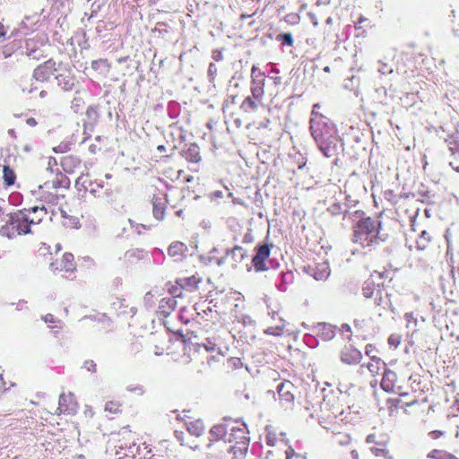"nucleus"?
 Listing matches in <instances>:
<instances>
[{"label": "nucleus", "mask_w": 459, "mask_h": 459, "mask_svg": "<svg viewBox=\"0 0 459 459\" xmlns=\"http://www.w3.org/2000/svg\"><path fill=\"white\" fill-rule=\"evenodd\" d=\"M388 235L382 230V222L378 219L362 217L353 226L352 241L363 247L379 245L387 239Z\"/></svg>", "instance_id": "f257e3e1"}, {"label": "nucleus", "mask_w": 459, "mask_h": 459, "mask_svg": "<svg viewBox=\"0 0 459 459\" xmlns=\"http://www.w3.org/2000/svg\"><path fill=\"white\" fill-rule=\"evenodd\" d=\"M25 212L19 210L7 213L2 221L5 223L0 227V234L8 238H13L18 235L29 234L28 225L25 223Z\"/></svg>", "instance_id": "f03ea898"}, {"label": "nucleus", "mask_w": 459, "mask_h": 459, "mask_svg": "<svg viewBox=\"0 0 459 459\" xmlns=\"http://www.w3.org/2000/svg\"><path fill=\"white\" fill-rule=\"evenodd\" d=\"M319 108V104L313 106V117L310 119V132L316 143L337 133L333 124L329 123L325 117L315 111V108Z\"/></svg>", "instance_id": "7ed1b4c3"}, {"label": "nucleus", "mask_w": 459, "mask_h": 459, "mask_svg": "<svg viewBox=\"0 0 459 459\" xmlns=\"http://www.w3.org/2000/svg\"><path fill=\"white\" fill-rule=\"evenodd\" d=\"M183 342V354L181 361L188 364L192 361L198 360L200 357L199 350L201 347L198 331L187 329L185 334H181Z\"/></svg>", "instance_id": "20e7f679"}, {"label": "nucleus", "mask_w": 459, "mask_h": 459, "mask_svg": "<svg viewBox=\"0 0 459 459\" xmlns=\"http://www.w3.org/2000/svg\"><path fill=\"white\" fill-rule=\"evenodd\" d=\"M237 422H233L231 420H224L223 422L214 425L209 431L208 440L211 442L212 440H227L228 444H231L233 439L231 438L234 436V431L240 432L241 436L246 433L245 428H239L236 426Z\"/></svg>", "instance_id": "39448f33"}, {"label": "nucleus", "mask_w": 459, "mask_h": 459, "mask_svg": "<svg viewBox=\"0 0 459 459\" xmlns=\"http://www.w3.org/2000/svg\"><path fill=\"white\" fill-rule=\"evenodd\" d=\"M231 453L232 459H237V446L228 444L227 440L211 439L206 445L205 459H230Z\"/></svg>", "instance_id": "423d86ee"}, {"label": "nucleus", "mask_w": 459, "mask_h": 459, "mask_svg": "<svg viewBox=\"0 0 459 459\" xmlns=\"http://www.w3.org/2000/svg\"><path fill=\"white\" fill-rule=\"evenodd\" d=\"M198 249V240L193 238L189 247L181 241H173L168 247V255L175 262H181L187 256L194 255Z\"/></svg>", "instance_id": "0eeeda50"}, {"label": "nucleus", "mask_w": 459, "mask_h": 459, "mask_svg": "<svg viewBox=\"0 0 459 459\" xmlns=\"http://www.w3.org/2000/svg\"><path fill=\"white\" fill-rule=\"evenodd\" d=\"M55 79L56 85L63 91H72L76 85L75 75L68 65H63L61 63L58 65Z\"/></svg>", "instance_id": "6e6552de"}, {"label": "nucleus", "mask_w": 459, "mask_h": 459, "mask_svg": "<svg viewBox=\"0 0 459 459\" xmlns=\"http://www.w3.org/2000/svg\"><path fill=\"white\" fill-rule=\"evenodd\" d=\"M264 73L259 70L256 65H253L251 69L250 91L253 95V98L258 102H262L263 97L264 95Z\"/></svg>", "instance_id": "1a4fd4ad"}, {"label": "nucleus", "mask_w": 459, "mask_h": 459, "mask_svg": "<svg viewBox=\"0 0 459 459\" xmlns=\"http://www.w3.org/2000/svg\"><path fill=\"white\" fill-rule=\"evenodd\" d=\"M340 137L337 134H332V136L325 139H322L316 142L321 152L327 158L334 157L338 154L340 149Z\"/></svg>", "instance_id": "9d476101"}, {"label": "nucleus", "mask_w": 459, "mask_h": 459, "mask_svg": "<svg viewBox=\"0 0 459 459\" xmlns=\"http://www.w3.org/2000/svg\"><path fill=\"white\" fill-rule=\"evenodd\" d=\"M58 65L53 59H48L43 64L38 65L33 71V78L38 82H47L50 76L56 74Z\"/></svg>", "instance_id": "9b49d317"}, {"label": "nucleus", "mask_w": 459, "mask_h": 459, "mask_svg": "<svg viewBox=\"0 0 459 459\" xmlns=\"http://www.w3.org/2000/svg\"><path fill=\"white\" fill-rule=\"evenodd\" d=\"M22 211L25 212V218L27 219L25 223L28 225L29 233H32L31 227L39 225L47 214L45 206H33L30 208H24Z\"/></svg>", "instance_id": "f8f14e48"}, {"label": "nucleus", "mask_w": 459, "mask_h": 459, "mask_svg": "<svg viewBox=\"0 0 459 459\" xmlns=\"http://www.w3.org/2000/svg\"><path fill=\"white\" fill-rule=\"evenodd\" d=\"M178 291V289L177 287L173 288L169 290L170 294L173 296L163 298L160 299L158 307V312L162 315L163 316H168L170 315V313L175 310L177 307V297L181 296V291Z\"/></svg>", "instance_id": "ddd939ff"}, {"label": "nucleus", "mask_w": 459, "mask_h": 459, "mask_svg": "<svg viewBox=\"0 0 459 459\" xmlns=\"http://www.w3.org/2000/svg\"><path fill=\"white\" fill-rule=\"evenodd\" d=\"M271 246L264 244L256 247V254L252 259V264L256 272L267 271L268 267L265 264L266 259L270 255Z\"/></svg>", "instance_id": "4468645a"}, {"label": "nucleus", "mask_w": 459, "mask_h": 459, "mask_svg": "<svg viewBox=\"0 0 459 459\" xmlns=\"http://www.w3.org/2000/svg\"><path fill=\"white\" fill-rule=\"evenodd\" d=\"M303 271L316 281H325L330 275V267L327 262L316 264L315 265L305 266Z\"/></svg>", "instance_id": "2eb2a0df"}, {"label": "nucleus", "mask_w": 459, "mask_h": 459, "mask_svg": "<svg viewBox=\"0 0 459 459\" xmlns=\"http://www.w3.org/2000/svg\"><path fill=\"white\" fill-rule=\"evenodd\" d=\"M294 385L290 381H284L278 385L277 392L279 400L282 405L289 406L294 401Z\"/></svg>", "instance_id": "dca6fc26"}, {"label": "nucleus", "mask_w": 459, "mask_h": 459, "mask_svg": "<svg viewBox=\"0 0 459 459\" xmlns=\"http://www.w3.org/2000/svg\"><path fill=\"white\" fill-rule=\"evenodd\" d=\"M77 403L72 393L60 394L57 409L61 413L74 414L77 411Z\"/></svg>", "instance_id": "f3484780"}, {"label": "nucleus", "mask_w": 459, "mask_h": 459, "mask_svg": "<svg viewBox=\"0 0 459 459\" xmlns=\"http://www.w3.org/2000/svg\"><path fill=\"white\" fill-rule=\"evenodd\" d=\"M375 297L372 299L373 304L376 307H379L381 310L390 309L394 312V308L392 306V302L389 298L387 291L382 287L377 291L374 292Z\"/></svg>", "instance_id": "a211bd4d"}, {"label": "nucleus", "mask_w": 459, "mask_h": 459, "mask_svg": "<svg viewBox=\"0 0 459 459\" xmlns=\"http://www.w3.org/2000/svg\"><path fill=\"white\" fill-rule=\"evenodd\" d=\"M340 359L342 362L348 365H352L357 364L361 360L362 354L359 350L355 349L351 345H349L345 346L341 351Z\"/></svg>", "instance_id": "6ab92c4d"}, {"label": "nucleus", "mask_w": 459, "mask_h": 459, "mask_svg": "<svg viewBox=\"0 0 459 459\" xmlns=\"http://www.w3.org/2000/svg\"><path fill=\"white\" fill-rule=\"evenodd\" d=\"M111 308L117 314V316H134L137 312L135 307H130L125 299L117 298L111 304Z\"/></svg>", "instance_id": "aec40b11"}, {"label": "nucleus", "mask_w": 459, "mask_h": 459, "mask_svg": "<svg viewBox=\"0 0 459 459\" xmlns=\"http://www.w3.org/2000/svg\"><path fill=\"white\" fill-rule=\"evenodd\" d=\"M43 46V42H40V46H39V40L36 38L29 39L26 40L25 44V53L26 55L34 59L39 60L41 56H43V51L41 47Z\"/></svg>", "instance_id": "412c9836"}, {"label": "nucleus", "mask_w": 459, "mask_h": 459, "mask_svg": "<svg viewBox=\"0 0 459 459\" xmlns=\"http://www.w3.org/2000/svg\"><path fill=\"white\" fill-rule=\"evenodd\" d=\"M39 22V15L38 13H34L31 16H26L24 20L20 23L17 29V33L24 36L28 35L36 30Z\"/></svg>", "instance_id": "4be33fe9"}, {"label": "nucleus", "mask_w": 459, "mask_h": 459, "mask_svg": "<svg viewBox=\"0 0 459 459\" xmlns=\"http://www.w3.org/2000/svg\"><path fill=\"white\" fill-rule=\"evenodd\" d=\"M70 186V179L63 174L59 172L56 174V178L52 181L45 182L44 185L39 186V189H57V188H69Z\"/></svg>", "instance_id": "5701e85b"}, {"label": "nucleus", "mask_w": 459, "mask_h": 459, "mask_svg": "<svg viewBox=\"0 0 459 459\" xmlns=\"http://www.w3.org/2000/svg\"><path fill=\"white\" fill-rule=\"evenodd\" d=\"M186 431L187 440L186 441V445L194 450L198 448L199 444L195 441L192 442L188 440V438L192 437H199L201 436V425L199 420L186 423Z\"/></svg>", "instance_id": "b1692460"}, {"label": "nucleus", "mask_w": 459, "mask_h": 459, "mask_svg": "<svg viewBox=\"0 0 459 459\" xmlns=\"http://www.w3.org/2000/svg\"><path fill=\"white\" fill-rule=\"evenodd\" d=\"M75 186L78 187L79 190H81V187H82L85 191H89L94 196L97 195L99 189L103 187L102 183L91 181L88 182L87 178L83 175L80 176L77 178Z\"/></svg>", "instance_id": "393cba45"}, {"label": "nucleus", "mask_w": 459, "mask_h": 459, "mask_svg": "<svg viewBox=\"0 0 459 459\" xmlns=\"http://www.w3.org/2000/svg\"><path fill=\"white\" fill-rule=\"evenodd\" d=\"M152 214L158 221H162L166 211V199L163 196H153Z\"/></svg>", "instance_id": "a878e982"}, {"label": "nucleus", "mask_w": 459, "mask_h": 459, "mask_svg": "<svg viewBox=\"0 0 459 459\" xmlns=\"http://www.w3.org/2000/svg\"><path fill=\"white\" fill-rule=\"evenodd\" d=\"M397 380L396 374L390 370V369H385L382 381H381V387L383 390H385L387 393H391L394 391L395 384Z\"/></svg>", "instance_id": "bb28decb"}, {"label": "nucleus", "mask_w": 459, "mask_h": 459, "mask_svg": "<svg viewBox=\"0 0 459 459\" xmlns=\"http://www.w3.org/2000/svg\"><path fill=\"white\" fill-rule=\"evenodd\" d=\"M184 156L186 160L193 166V168H190V169L198 171V169L195 167L198 166V162L201 160L199 146L197 144H191L189 148L185 152Z\"/></svg>", "instance_id": "cd10ccee"}, {"label": "nucleus", "mask_w": 459, "mask_h": 459, "mask_svg": "<svg viewBox=\"0 0 459 459\" xmlns=\"http://www.w3.org/2000/svg\"><path fill=\"white\" fill-rule=\"evenodd\" d=\"M148 253L143 248H131L124 254V259L128 264H134L146 258Z\"/></svg>", "instance_id": "c85d7f7f"}, {"label": "nucleus", "mask_w": 459, "mask_h": 459, "mask_svg": "<svg viewBox=\"0 0 459 459\" xmlns=\"http://www.w3.org/2000/svg\"><path fill=\"white\" fill-rule=\"evenodd\" d=\"M200 280L195 276L180 278L177 281V283L182 288L188 291H192L197 289Z\"/></svg>", "instance_id": "c756f323"}, {"label": "nucleus", "mask_w": 459, "mask_h": 459, "mask_svg": "<svg viewBox=\"0 0 459 459\" xmlns=\"http://www.w3.org/2000/svg\"><path fill=\"white\" fill-rule=\"evenodd\" d=\"M381 288H382V286H380V284H376L374 282V281H372L371 279H368L363 284L362 295L366 299H372L375 297L374 292L377 291Z\"/></svg>", "instance_id": "7c9ffc66"}, {"label": "nucleus", "mask_w": 459, "mask_h": 459, "mask_svg": "<svg viewBox=\"0 0 459 459\" xmlns=\"http://www.w3.org/2000/svg\"><path fill=\"white\" fill-rule=\"evenodd\" d=\"M234 436L231 437V438L234 440L240 439V441H236V444L234 446H237V454L238 453L239 455L244 456L246 455L247 452V438L245 437L246 433L241 436L240 432H238L237 430L234 431Z\"/></svg>", "instance_id": "2f4dec72"}, {"label": "nucleus", "mask_w": 459, "mask_h": 459, "mask_svg": "<svg viewBox=\"0 0 459 459\" xmlns=\"http://www.w3.org/2000/svg\"><path fill=\"white\" fill-rule=\"evenodd\" d=\"M110 64L106 58H100L91 62V68L100 74H107L110 70Z\"/></svg>", "instance_id": "473e14b6"}, {"label": "nucleus", "mask_w": 459, "mask_h": 459, "mask_svg": "<svg viewBox=\"0 0 459 459\" xmlns=\"http://www.w3.org/2000/svg\"><path fill=\"white\" fill-rule=\"evenodd\" d=\"M74 256L72 253H65L61 262V270L65 273H74L75 271Z\"/></svg>", "instance_id": "72a5a7b5"}, {"label": "nucleus", "mask_w": 459, "mask_h": 459, "mask_svg": "<svg viewBox=\"0 0 459 459\" xmlns=\"http://www.w3.org/2000/svg\"><path fill=\"white\" fill-rule=\"evenodd\" d=\"M262 102H258L256 100H255L253 98V95L251 96H247L245 98V100H243V102L241 103L240 105V108L246 112V113H249V112H253V111H255L257 110L258 108V106L259 104H261Z\"/></svg>", "instance_id": "f704fd0d"}, {"label": "nucleus", "mask_w": 459, "mask_h": 459, "mask_svg": "<svg viewBox=\"0 0 459 459\" xmlns=\"http://www.w3.org/2000/svg\"><path fill=\"white\" fill-rule=\"evenodd\" d=\"M227 254H230L236 263H241L247 256V250L239 246L234 247L230 251L227 250Z\"/></svg>", "instance_id": "c9c22d12"}, {"label": "nucleus", "mask_w": 459, "mask_h": 459, "mask_svg": "<svg viewBox=\"0 0 459 459\" xmlns=\"http://www.w3.org/2000/svg\"><path fill=\"white\" fill-rule=\"evenodd\" d=\"M426 459H458L452 454L445 451V450H439V449H434L430 451L427 456Z\"/></svg>", "instance_id": "e433bc0d"}, {"label": "nucleus", "mask_w": 459, "mask_h": 459, "mask_svg": "<svg viewBox=\"0 0 459 459\" xmlns=\"http://www.w3.org/2000/svg\"><path fill=\"white\" fill-rule=\"evenodd\" d=\"M431 241V236L427 230H422L419 238L417 239V247L420 250H425L429 242Z\"/></svg>", "instance_id": "4c0bfd02"}, {"label": "nucleus", "mask_w": 459, "mask_h": 459, "mask_svg": "<svg viewBox=\"0 0 459 459\" xmlns=\"http://www.w3.org/2000/svg\"><path fill=\"white\" fill-rule=\"evenodd\" d=\"M3 178L7 186H13L16 179L14 171L9 166H4L3 168Z\"/></svg>", "instance_id": "58836bf2"}, {"label": "nucleus", "mask_w": 459, "mask_h": 459, "mask_svg": "<svg viewBox=\"0 0 459 459\" xmlns=\"http://www.w3.org/2000/svg\"><path fill=\"white\" fill-rule=\"evenodd\" d=\"M381 364L385 365V363L382 362V360L379 358L372 356L371 362L368 363L366 367L368 369V371L374 375L378 373V371L380 370Z\"/></svg>", "instance_id": "ea45409f"}, {"label": "nucleus", "mask_w": 459, "mask_h": 459, "mask_svg": "<svg viewBox=\"0 0 459 459\" xmlns=\"http://www.w3.org/2000/svg\"><path fill=\"white\" fill-rule=\"evenodd\" d=\"M333 443L341 446H348L351 443V437L348 434L338 433L333 437Z\"/></svg>", "instance_id": "a19ab883"}, {"label": "nucleus", "mask_w": 459, "mask_h": 459, "mask_svg": "<svg viewBox=\"0 0 459 459\" xmlns=\"http://www.w3.org/2000/svg\"><path fill=\"white\" fill-rule=\"evenodd\" d=\"M167 111H168L169 116L172 119H175L179 116L180 108L177 102L169 101L168 104V107H167Z\"/></svg>", "instance_id": "79ce46f5"}, {"label": "nucleus", "mask_w": 459, "mask_h": 459, "mask_svg": "<svg viewBox=\"0 0 459 459\" xmlns=\"http://www.w3.org/2000/svg\"><path fill=\"white\" fill-rule=\"evenodd\" d=\"M203 313L206 316H210V318H205V321L211 320L212 322V325H216V323H218L220 321V316H219L218 312L217 311L212 312V309L211 308V307H207L206 308H204Z\"/></svg>", "instance_id": "37998d69"}, {"label": "nucleus", "mask_w": 459, "mask_h": 459, "mask_svg": "<svg viewBox=\"0 0 459 459\" xmlns=\"http://www.w3.org/2000/svg\"><path fill=\"white\" fill-rule=\"evenodd\" d=\"M84 105V101L81 97H74L73 100L71 101V109L74 113H79L82 109V107Z\"/></svg>", "instance_id": "c03bdc74"}, {"label": "nucleus", "mask_w": 459, "mask_h": 459, "mask_svg": "<svg viewBox=\"0 0 459 459\" xmlns=\"http://www.w3.org/2000/svg\"><path fill=\"white\" fill-rule=\"evenodd\" d=\"M223 357H224L223 354L219 350L215 355H209L206 357L207 364L210 367H212L214 365V363H221L223 359Z\"/></svg>", "instance_id": "a18cd8bd"}, {"label": "nucleus", "mask_w": 459, "mask_h": 459, "mask_svg": "<svg viewBox=\"0 0 459 459\" xmlns=\"http://www.w3.org/2000/svg\"><path fill=\"white\" fill-rule=\"evenodd\" d=\"M62 223L66 228H71V229L80 228L79 220L74 216H67V220H64Z\"/></svg>", "instance_id": "49530a36"}, {"label": "nucleus", "mask_w": 459, "mask_h": 459, "mask_svg": "<svg viewBox=\"0 0 459 459\" xmlns=\"http://www.w3.org/2000/svg\"><path fill=\"white\" fill-rule=\"evenodd\" d=\"M152 256H153V262L155 264H161L165 261V255L164 252L158 247H155L152 251Z\"/></svg>", "instance_id": "de8ad7c7"}, {"label": "nucleus", "mask_w": 459, "mask_h": 459, "mask_svg": "<svg viewBox=\"0 0 459 459\" xmlns=\"http://www.w3.org/2000/svg\"><path fill=\"white\" fill-rule=\"evenodd\" d=\"M378 68H377V71L378 73H380L382 75H386V74H393L394 72V69L393 67L387 64V63H384L382 62L381 60L378 61Z\"/></svg>", "instance_id": "09e8293b"}, {"label": "nucleus", "mask_w": 459, "mask_h": 459, "mask_svg": "<svg viewBox=\"0 0 459 459\" xmlns=\"http://www.w3.org/2000/svg\"><path fill=\"white\" fill-rule=\"evenodd\" d=\"M372 454H374L377 457H383V459H386V457H390L388 450L385 447H377L373 446L370 448Z\"/></svg>", "instance_id": "8fccbe9b"}, {"label": "nucleus", "mask_w": 459, "mask_h": 459, "mask_svg": "<svg viewBox=\"0 0 459 459\" xmlns=\"http://www.w3.org/2000/svg\"><path fill=\"white\" fill-rule=\"evenodd\" d=\"M284 325L271 326L265 330V333L274 336H281L283 334Z\"/></svg>", "instance_id": "3c124183"}, {"label": "nucleus", "mask_w": 459, "mask_h": 459, "mask_svg": "<svg viewBox=\"0 0 459 459\" xmlns=\"http://www.w3.org/2000/svg\"><path fill=\"white\" fill-rule=\"evenodd\" d=\"M120 404L117 402H108L105 405V411H108L111 413H117L120 410Z\"/></svg>", "instance_id": "603ef678"}, {"label": "nucleus", "mask_w": 459, "mask_h": 459, "mask_svg": "<svg viewBox=\"0 0 459 459\" xmlns=\"http://www.w3.org/2000/svg\"><path fill=\"white\" fill-rule=\"evenodd\" d=\"M284 45L291 47L294 43L291 33H283L278 36Z\"/></svg>", "instance_id": "864d4df0"}, {"label": "nucleus", "mask_w": 459, "mask_h": 459, "mask_svg": "<svg viewBox=\"0 0 459 459\" xmlns=\"http://www.w3.org/2000/svg\"><path fill=\"white\" fill-rule=\"evenodd\" d=\"M154 295L152 291H148L143 297V302L147 308H152L154 306Z\"/></svg>", "instance_id": "5fc2aeb1"}, {"label": "nucleus", "mask_w": 459, "mask_h": 459, "mask_svg": "<svg viewBox=\"0 0 459 459\" xmlns=\"http://www.w3.org/2000/svg\"><path fill=\"white\" fill-rule=\"evenodd\" d=\"M301 455L296 453L291 446L285 450V459H301Z\"/></svg>", "instance_id": "6e6d98bb"}, {"label": "nucleus", "mask_w": 459, "mask_h": 459, "mask_svg": "<svg viewBox=\"0 0 459 459\" xmlns=\"http://www.w3.org/2000/svg\"><path fill=\"white\" fill-rule=\"evenodd\" d=\"M82 368L91 373H95L97 371V364L91 359L85 360Z\"/></svg>", "instance_id": "4d7b16f0"}, {"label": "nucleus", "mask_w": 459, "mask_h": 459, "mask_svg": "<svg viewBox=\"0 0 459 459\" xmlns=\"http://www.w3.org/2000/svg\"><path fill=\"white\" fill-rule=\"evenodd\" d=\"M328 212L333 216H337L342 213V207L339 204H332L328 209Z\"/></svg>", "instance_id": "13d9d810"}, {"label": "nucleus", "mask_w": 459, "mask_h": 459, "mask_svg": "<svg viewBox=\"0 0 459 459\" xmlns=\"http://www.w3.org/2000/svg\"><path fill=\"white\" fill-rule=\"evenodd\" d=\"M401 342V337L398 334H392L388 338V343L394 348H397Z\"/></svg>", "instance_id": "bf43d9fd"}, {"label": "nucleus", "mask_w": 459, "mask_h": 459, "mask_svg": "<svg viewBox=\"0 0 459 459\" xmlns=\"http://www.w3.org/2000/svg\"><path fill=\"white\" fill-rule=\"evenodd\" d=\"M141 349H142V343L139 342L138 341L131 343L130 350L132 352L137 353L141 351Z\"/></svg>", "instance_id": "052dcab7"}, {"label": "nucleus", "mask_w": 459, "mask_h": 459, "mask_svg": "<svg viewBox=\"0 0 459 459\" xmlns=\"http://www.w3.org/2000/svg\"><path fill=\"white\" fill-rule=\"evenodd\" d=\"M69 150L68 145L66 143H61L58 146L54 148L55 152L63 153Z\"/></svg>", "instance_id": "680f3d73"}, {"label": "nucleus", "mask_w": 459, "mask_h": 459, "mask_svg": "<svg viewBox=\"0 0 459 459\" xmlns=\"http://www.w3.org/2000/svg\"><path fill=\"white\" fill-rule=\"evenodd\" d=\"M186 312L187 310L185 307L181 308L179 313V318L181 321L185 322L186 324H188L190 322V319L188 316H186Z\"/></svg>", "instance_id": "e2e57ef3"}, {"label": "nucleus", "mask_w": 459, "mask_h": 459, "mask_svg": "<svg viewBox=\"0 0 459 459\" xmlns=\"http://www.w3.org/2000/svg\"><path fill=\"white\" fill-rule=\"evenodd\" d=\"M448 148L453 154L459 153V144H457L455 141L454 143L449 142Z\"/></svg>", "instance_id": "0e129e2a"}, {"label": "nucleus", "mask_w": 459, "mask_h": 459, "mask_svg": "<svg viewBox=\"0 0 459 459\" xmlns=\"http://www.w3.org/2000/svg\"><path fill=\"white\" fill-rule=\"evenodd\" d=\"M42 319L47 323V324H54L56 322V317L52 315V314H47L46 316H44L42 317Z\"/></svg>", "instance_id": "69168bd1"}, {"label": "nucleus", "mask_w": 459, "mask_h": 459, "mask_svg": "<svg viewBox=\"0 0 459 459\" xmlns=\"http://www.w3.org/2000/svg\"><path fill=\"white\" fill-rule=\"evenodd\" d=\"M203 347H204L207 351H215L216 344L207 340V343H203Z\"/></svg>", "instance_id": "338daca9"}, {"label": "nucleus", "mask_w": 459, "mask_h": 459, "mask_svg": "<svg viewBox=\"0 0 459 459\" xmlns=\"http://www.w3.org/2000/svg\"><path fill=\"white\" fill-rule=\"evenodd\" d=\"M429 435L432 439H437L444 435V432L440 430H434L429 432Z\"/></svg>", "instance_id": "774afa93"}]
</instances>
